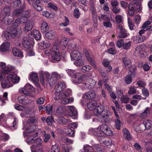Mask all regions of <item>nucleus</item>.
Returning <instances> with one entry per match:
<instances>
[{"mask_svg": "<svg viewBox=\"0 0 152 152\" xmlns=\"http://www.w3.org/2000/svg\"><path fill=\"white\" fill-rule=\"evenodd\" d=\"M102 105L98 106L95 108L93 111L94 115H99L97 120L102 123L108 122L109 120V116L111 115L110 112L107 110H103Z\"/></svg>", "mask_w": 152, "mask_h": 152, "instance_id": "obj_1", "label": "nucleus"}, {"mask_svg": "<svg viewBox=\"0 0 152 152\" xmlns=\"http://www.w3.org/2000/svg\"><path fill=\"white\" fill-rule=\"evenodd\" d=\"M76 80L77 83H83V89H91L96 84L95 81L92 79L88 78L85 75H82L81 76Z\"/></svg>", "mask_w": 152, "mask_h": 152, "instance_id": "obj_2", "label": "nucleus"}, {"mask_svg": "<svg viewBox=\"0 0 152 152\" xmlns=\"http://www.w3.org/2000/svg\"><path fill=\"white\" fill-rule=\"evenodd\" d=\"M50 55L51 61L53 62L59 61L61 59L59 49L56 46H53L51 49Z\"/></svg>", "mask_w": 152, "mask_h": 152, "instance_id": "obj_3", "label": "nucleus"}, {"mask_svg": "<svg viewBox=\"0 0 152 152\" xmlns=\"http://www.w3.org/2000/svg\"><path fill=\"white\" fill-rule=\"evenodd\" d=\"M33 144L30 147L31 152H42V149H37L42 145V141L40 138H37L34 140Z\"/></svg>", "mask_w": 152, "mask_h": 152, "instance_id": "obj_4", "label": "nucleus"}, {"mask_svg": "<svg viewBox=\"0 0 152 152\" xmlns=\"http://www.w3.org/2000/svg\"><path fill=\"white\" fill-rule=\"evenodd\" d=\"M14 16L12 14L5 15L2 20L0 23V26L2 28H4L6 25V23L8 25L11 24L14 20Z\"/></svg>", "mask_w": 152, "mask_h": 152, "instance_id": "obj_5", "label": "nucleus"}, {"mask_svg": "<svg viewBox=\"0 0 152 152\" xmlns=\"http://www.w3.org/2000/svg\"><path fill=\"white\" fill-rule=\"evenodd\" d=\"M30 4H32L33 7L37 10L40 11L42 10L39 0H27Z\"/></svg>", "mask_w": 152, "mask_h": 152, "instance_id": "obj_6", "label": "nucleus"}, {"mask_svg": "<svg viewBox=\"0 0 152 152\" xmlns=\"http://www.w3.org/2000/svg\"><path fill=\"white\" fill-rule=\"evenodd\" d=\"M65 87L66 85L64 83H58L55 86L54 94L56 95H60L61 92Z\"/></svg>", "mask_w": 152, "mask_h": 152, "instance_id": "obj_7", "label": "nucleus"}, {"mask_svg": "<svg viewBox=\"0 0 152 152\" xmlns=\"http://www.w3.org/2000/svg\"><path fill=\"white\" fill-rule=\"evenodd\" d=\"M39 75L40 81L42 84L44 85L45 82V80L44 76H45L47 81L48 79L50 76V74L48 72L41 71L39 72Z\"/></svg>", "mask_w": 152, "mask_h": 152, "instance_id": "obj_8", "label": "nucleus"}, {"mask_svg": "<svg viewBox=\"0 0 152 152\" xmlns=\"http://www.w3.org/2000/svg\"><path fill=\"white\" fill-rule=\"evenodd\" d=\"M29 79L34 83L37 89H41L40 85L39 83V79L37 73L35 72L32 73L30 75Z\"/></svg>", "mask_w": 152, "mask_h": 152, "instance_id": "obj_9", "label": "nucleus"}, {"mask_svg": "<svg viewBox=\"0 0 152 152\" xmlns=\"http://www.w3.org/2000/svg\"><path fill=\"white\" fill-rule=\"evenodd\" d=\"M67 72L70 77H74L75 82L77 83L76 79L80 78L82 75L79 73L76 72L75 71L72 69H68Z\"/></svg>", "mask_w": 152, "mask_h": 152, "instance_id": "obj_10", "label": "nucleus"}, {"mask_svg": "<svg viewBox=\"0 0 152 152\" xmlns=\"http://www.w3.org/2000/svg\"><path fill=\"white\" fill-rule=\"evenodd\" d=\"M135 76V71L130 70L128 72V75L125 77V81L127 84H129L132 82V77Z\"/></svg>", "mask_w": 152, "mask_h": 152, "instance_id": "obj_11", "label": "nucleus"}, {"mask_svg": "<svg viewBox=\"0 0 152 152\" xmlns=\"http://www.w3.org/2000/svg\"><path fill=\"white\" fill-rule=\"evenodd\" d=\"M101 130L102 131L104 134L108 136L111 135L112 134V132L109 126L106 124H103L100 126Z\"/></svg>", "mask_w": 152, "mask_h": 152, "instance_id": "obj_12", "label": "nucleus"}, {"mask_svg": "<svg viewBox=\"0 0 152 152\" xmlns=\"http://www.w3.org/2000/svg\"><path fill=\"white\" fill-rule=\"evenodd\" d=\"M91 12L92 14V17L93 20L94 21V26L96 27L97 26V16L96 10L95 9L94 5L93 4H91L90 5Z\"/></svg>", "mask_w": 152, "mask_h": 152, "instance_id": "obj_13", "label": "nucleus"}, {"mask_svg": "<svg viewBox=\"0 0 152 152\" xmlns=\"http://www.w3.org/2000/svg\"><path fill=\"white\" fill-rule=\"evenodd\" d=\"M34 22L32 20L27 21L25 23L23 31L25 32H27L31 31L33 28Z\"/></svg>", "mask_w": 152, "mask_h": 152, "instance_id": "obj_14", "label": "nucleus"}, {"mask_svg": "<svg viewBox=\"0 0 152 152\" xmlns=\"http://www.w3.org/2000/svg\"><path fill=\"white\" fill-rule=\"evenodd\" d=\"M118 28L119 30V33L118 35L119 37L124 38L127 37L129 34L127 32L122 25H118Z\"/></svg>", "mask_w": 152, "mask_h": 152, "instance_id": "obj_15", "label": "nucleus"}, {"mask_svg": "<svg viewBox=\"0 0 152 152\" xmlns=\"http://www.w3.org/2000/svg\"><path fill=\"white\" fill-rule=\"evenodd\" d=\"M1 84L2 87L4 88H9L13 86L10 79L7 78V76L6 79L1 82Z\"/></svg>", "mask_w": 152, "mask_h": 152, "instance_id": "obj_16", "label": "nucleus"}, {"mask_svg": "<svg viewBox=\"0 0 152 152\" xmlns=\"http://www.w3.org/2000/svg\"><path fill=\"white\" fill-rule=\"evenodd\" d=\"M69 109L71 113H68V111L65 112L66 115L69 117H73L76 115L77 114V112L75 108L73 106H70L67 107Z\"/></svg>", "mask_w": 152, "mask_h": 152, "instance_id": "obj_17", "label": "nucleus"}, {"mask_svg": "<svg viewBox=\"0 0 152 152\" xmlns=\"http://www.w3.org/2000/svg\"><path fill=\"white\" fill-rule=\"evenodd\" d=\"M98 140L100 143H103L107 146L110 145L112 142L110 138L109 137H105L104 136L99 138Z\"/></svg>", "mask_w": 152, "mask_h": 152, "instance_id": "obj_18", "label": "nucleus"}, {"mask_svg": "<svg viewBox=\"0 0 152 152\" xmlns=\"http://www.w3.org/2000/svg\"><path fill=\"white\" fill-rule=\"evenodd\" d=\"M7 78L10 79L12 83H19L20 80V78L15 74H10L8 75Z\"/></svg>", "mask_w": 152, "mask_h": 152, "instance_id": "obj_19", "label": "nucleus"}, {"mask_svg": "<svg viewBox=\"0 0 152 152\" xmlns=\"http://www.w3.org/2000/svg\"><path fill=\"white\" fill-rule=\"evenodd\" d=\"M72 59L78 60L81 58V54L78 51L75 50L73 51L70 54Z\"/></svg>", "mask_w": 152, "mask_h": 152, "instance_id": "obj_20", "label": "nucleus"}, {"mask_svg": "<svg viewBox=\"0 0 152 152\" xmlns=\"http://www.w3.org/2000/svg\"><path fill=\"white\" fill-rule=\"evenodd\" d=\"M10 43L7 42H4L0 46V50L1 52L8 51L10 48Z\"/></svg>", "mask_w": 152, "mask_h": 152, "instance_id": "obj_21", "label": "nucleus"}, {"mask_svg": "<svg viewBox=\"0 0 152 152\" xmlns=\"http://www.w3.org/2000/svg\"><path fill=\"white\" fill-rule=\"evenodd\" d=\"M68 111L66 110V107L64 106L61 105L58 106L56 109V113L59 115L65 114V112Z\"/></svg>", "mask_w": 152, "mask_h": 152, "instance_id": "obj_22", "label": "nucleus"}, {"mask_svg": "<svg viewBox=\"0 0 152 152\" xmlns=\"http://www.w3.org/2000/svg\"><path fill=\"white\" fill-rule=\"evenodd\" d=\"M12 52L13 55L15 56L21 58H23V56L21 51L16 48H13Z\"/></svg>", "mask_w": 152, "mask_h": 152, "instance_id": "obj_23", "label": "nucleus"}, {"mask_svg": "<svg viewBox=\"0 0 152 152\" xmlns=\"http://www.w3.org/2000/svg\"><path fill=\"white\" fill-rule=\"evenodd\" d=\"M85 54L86 57L90 64L92 65L94 69H97L96 66L94 63L93 58H92V57L90 55V54L88 52H86V53Z\"/></svg>", "mask_w": 152, "mask_h": 152, "instance_id": "obj_24", "label": "nucleus"}, {"mask_svg": "<svg viewBox=\"0 0 152 152\" xmlns=\"http://www.w3.org/2000/svg\"><path fill=\"white\" fill-rule=\"evenodd\" d=\"M123 60L125 67L127 69H129L131 66V62L130 60L127 57H124L123 58Z\"/></svg>", "mask_w": 152, "mask_h": 152, "instance_id": "obj_25", "label": "nucleus"}, {"mask_svg": "<svg viewBox=\"0 0 152 152\" xmlns=\"http://www.w3.org/2000/svg\"><path fill=\"white\" fill-rule=\"evenodd\" d=\"M45 37L48 39H53L55 38V32L53 30L50 31L46 34Z\"/></svg>", "mask_w": 152, "mask_h": 152, "instance_id": "obj_26", "label": "nucleus"}, {"mask_svg": "<svg viewBox=\"0 0 152 152\" xmlns=\"http://www.w3.org/2000/svg\"><path fill=\"white\" fill-rule=\"evenodd\" d=\"M19 102L23 104H26L28 103L27 97L25 96H19L18 98Z\"/></svg>", "mask_w": 152, "mask_h": 152, "instance_id": "obj_27", "label": "nucleus"}, {"mask_svg": "<svg viewBox=\"0 0 152 152\" xmlns=\"http://www.w3.org/2000/svg\"><path fill=\"white\" fill-rule=\"evenodd\" d=\"M28 37H24L22 42L23 46L27 49H29L31 46L30 43L28 41Z\"/></svg>", "mask_w": 152, "mask_h": 152, "instance_id": "obj_28", "label": "nucleus"}, {"mask_svg": "<svg viewBox=\"0 0 152 152\" xmlns=\"http://www.w3.org/2000/svg\"><path fill=\"white\" fill-rule=\"evenodd\" d=\"M97 103L96 101L93 100L89 102L87 104V107L88 109L90 110H93L96 107Z\"/></svg>", "mask_w": 152, "mask_h": 152, "instance_id": "obj_29", "label": "nucleus"}, {"mask_svg": "<svg viewBox=\"0 0 152 152\" xmlns=\"http://www.w3.org/2000/svg\"><path fill=\"white\" fill-rule=\"evenodd\" d=\"M123 133L124 137L127 140H129L132 139L130 133L126 129L123 130Z\"/></svg>", "mask_w": 152, "mask_h": 152, "instance_id": "obj_30", "label": "nucleus"}, {"mask_svg": "<svg viewBox=\"0 0 152 152\" xmlns=\"http://www.w3.org/2000/svg\"><path fill=\"white\" fill-rule=\"evenodd\" d=\"M14 69V67L10 65H7L3 70H2V71L4 74H8L10 73Z\"/></svg>", "mask_w": 152, "mask_h": 152, "instance_id": "obj_31", "label": "nucleus"}, {"mask_svg": "<svg viewBox=\"0 0 152 152\" xmlns=\"http://www.w3.org/2000/svg\"><path fill=\"white\" fill-rule=\"evenodd\" d=\"M145 39V37L144 36L139 35L136 37L134 41L136 43H141Z\"/></svg>", "mask_w": 152, "mask_h": 152, "instance_id": "obj_32", "label": "nucleus"}, {"mask_svg": "<svg viewBox=\"0 0 152 152\" xmlns=\"http://www.w3.org/2000/svg\"><path fill=\"white\" fill-rule=\"evenodd\" d=\"M129 10L128 11L129 14L131 16L134 15V13L135 7L133 4H129L128 5Z\"/></svg>", "mask_w": 152, "mask_h": 152, "instance_id": "obj_33", "label": "nucleus"}, {"mask_svg": "<svg viewBox=\"0 0 152 152\" xmlns=\"http://www.w3.org/2000/svg\"><path fill=\"white\" fill-rule=\"evenodd\" d=\"M49 29L47 23L45 22H43L41 24V29L42 33H45Z\"/></svg>", "mask_w": 152, "mask_h": 152, "instance_id": "obj_34", "label": "nucleus"}, {"mask_svg": "<svg viewBox=\"0 0 152 152\" xmlns=\"http://www.w3.org/2000/svg\"><path fill=\"white\" fill-rule=\"evenodd\" d=\"M100 128V127L99 126L97 128H95V135L99 137H99H104V134Z\"/></svg>", "mask_w": 152, "mask_h": 152, "instance_id": "obj_35", "label": "nucleus"}, {"mask_svg": "<svg viewBox=\"0 0 152 152\" xmlns=\"http://www.w3.org/2000/svg\"><path fill=\"white\" fill-rule=\"evenodd\" d=\"M32 34L36 40H39L40 39L41 36L38 30L34 29L33 31Z\"/></svg>", "mask_w": 152, "mask_h": 152, "instance_id": "obj_36", "label": "nucleus"}, {"mask_svg": "<svg viewBox=\"0 0 152 152\" xmlns=\"http://www.w3.org/2000/svg\"><path fill=\"white\" fill-rule=\"evenodd\" d=\"M17 9L14 10L13 13L12 14V15L14 17H17L23 11V9L22 8L20 9Z\"/></svg>", "mask_w": 152, "mask_h": 152, "instance_id": "obj_37", "label": "nucleus"}, {"mask_svg": "<svg viewBox=\"0 0 152 152\" xmlns=\"http://www.w3.org/2000/svg\"><path fill=\"white\" fill-rule=\"evenodd\" d=\"M10 8L9 7H6L3 8L1 10V12L2 14L5 15H8L11 14L10 13Z\"/></svg>", "mask_w": 152, "mask_h": 152, "instance_id": "obj_38", "label": "nucleus"}, {"mask_svg": "<svg viewBox=\"0 0 152 152\" xmlns=\"http://www.w3.org/2000/svg\"><path fill=\"white\" fill-rule=\"evenodd\" d=\"M143 123L145 129H149L152 126V122L150 120H145L144 121Z\"/></svg>", "mask_w": 152, "mask_h": 152, "instance_id": "obj_39", "label": "nucleus"}, {"mask_svg": "<svg viewBox=\"0 0 152 152\" xmlns=\"http://www.w3.org/2000/svg\"><path fill=\"white\" fill-rule=\"evenodd\" d=\"M84 150L85 152H95L93 148L88 145H84Z\"/></svg>", "mask_w": 152, "mask_h": 152, "instance_id": "obj_40", "label": "nucleus"}, {"mask_svg": "<svg viewBox=\"0 0 152 152\" xmlns=\"http://www.w3.org/2000/svg\"><path fill=\"white\" fill-rule=\"evenodd\" d=\"M94 98V96H83L81 102H86L87 100H90Z\"/></svg>", "mask_w": 152, "mask_h": 152, "instance_id": "obj_41", "label": "nucleus"}, {"mask_svg": "<svg viewBox=\"0 0 152 152\" xmlns=\"http://www.w3.org/2000/svg\"><path fill=\"white\" fill-rule=\"evenodd\" d=\"M73 100L74 98L72 97L65 99H64L61 100V103L63 104H66L73 102Z\"/></svg>", "mask_w": 152, "mask_h": 152, "instance_id": "obj_42", "label": "nucleus"}, {"mask_svg": "<svg viewBox=\"0 0 152 152\" xmlns=\"http://www.w3.org/2000/svg\"><path fill=\"white\" fill-rule=\"evenodd\" d=\"M13 7L17 9H18L21 7V1L20 0H16L13 2Z\"/></svg>", "mask_w": 152, "mask_h": 152, "instance_id": "obj_43", "label": "nucleus"}, {"mask_svg": "<svg viewBox=\"0 0 152 152\" xmlns=\"http://www.w3.org/2000/svg\"><path fill=\"white\" fill-rule=\"evenodd\" d=\"M47 152H60L58 147L56 145H53L50 150L48 151Z\"/></svg>", "mask_w": 152, "mask_h": 152, "instance_id": "obj_44", "label": "nucleus"}, {"mask_svg": "<svg viewBox=\"0 0 152 152\" xmlns=\"http://www.w3.org/2000/svg\"><path fill=\"white\" fill-rule=\"evenodd\" d=\"M64 22L61 23L60 24L59 26H60L66 27L69 24V21L68 18L66 16L64 17Z\"/></svg>", "mask_w": 152, "mask_h": 152, "instance_id": "obj_45", "label": "nucleus"}, {"mask_svg": "<svg viewBox=\"0 0 152 152\" xmlns=\"http://www.w3.org/2000/svg\"><path fill=\"white\" fill-rule=\"evenodd\" d=\"M24 87L29 90L31 92H35V89L34 88L28 83H26Z\"/></svg>", "mask_w": 152, "mask_h": 152, "instance_id": "obj_46", "label": "nucleus"}, {"mask_svg": "<svg viewBox=\"0 0 152 152\" xmlns=\"http://www.w3.org/2000/svg\"><path fill=\"white\" fill-rule=\"evenodd\" d=\"M50 86L54 85L57 82V80L53 78L52 76L49 79H48L47 81Z\"/></svg>", "mask_w": 152, "mask_h": 152, "instance_id": "obj_47", "label": "nucleus"}, {"mask_svg": "<svg viewBox=\"0 0 152 152\" xmlns=\"http://www.w3.org/2000/svg\"><path fill=\"white\" fill-rule=\"evenodd\" d=\"M51 76L57 81L58 79L60 78L61 77L60 75L57 72H53L51 74Z\"/></svg>", "mask_w": 152, "mask_h": 152, "instance_id": "obj_48", "label": "nucleus"}, {"mask_svg": "<svg viewBox=\"0 0 152 152\" xmlns=\"http://www.w3.org/2000/svg\"><path fill=\"white\" fill-rule=\"evenodd\" d=\"M37 121V118L35 117H30L27 121V123L28 124H33L36 123Z\"/></svg>", "mask_w": 152, "mask_h": 152, "instance_id": "obj_49", "label": "nucleus"}, {"mask_svg": "<svg viewBox=\"0 0 152 152\" xmlns=\"http://www.w3.org/2000/svg\"><path fill=\"white\" fill-rule=\"evenodd\" d=\"M36 129V126L34 125L30 126L27 129V133H30L34 132Z\"/></svg>", "mask_w": 152, "mask_h": 152, "instance_id": "obj_50", "label": "nucleus"}, {"mask_svg": "<svg viewBox=\"0 0 152 152\" xmlns=\"http://www.w3.org/2000/svg\"><path fill=\"white\" fill-rule=\"evenodd\" d=\"M121 99L122 102L125 103L128 102L129 100V98L128 96H121Z\"/></svg>", "mask_w": 152, "mask_h": 152, "instance_id": "obj_51", "label": "nucleus"}, {"mask_svg": "<svg viewBox=\"0 0 152 152\" xmlns=\"http://www.w3.org/2000/svg\"><path fill=\"white\" fill-rule=\"evenodd\" d=\"M124 43V40L123 39H120L118 40L116 42V45L119 48L123 46Z\"/></svg>", "mask_w": 152, "mask_h": 152, "instance_id": "obj_52", "label": "nucleus"}, {"mask_svg": "<svg viewBox=\"0 0 152 152\" xmlns=\"http://www.w3.org/2000/svg\"><path fill=\"white\" fill-rule=\"evenodd\" d=\"M66 132L69 136H72L74 134V130L69 128L66 129Z\"/></svg>", "mask_w": 152, "mask_h": 152, "instance_id": "obj_53", "label": "nucleus"}, {"mask_svg": "<svg viewBox=\"0 0 152 152\" xmlns=\"http://www.w3.org/2000/svg\"><path fill=\"white\" fill-rule=\"evenodd\" d=\"M19 92L21 94H23L24 95H27L29 94V92L24 88L20 89Z\"/></svg>", "mask_w": 152, "mask_h": 152, "instance_id": "obj_54", "label": "nucleus"}, {"mask_svg": "<svg viewBox=\"0 0 152 152\" xmlns=\"http://www.w3.org/2000/svg\"><path fill=\"white\" fill-rule=\"evenodd\" d=\"M54 120L52 117L48 116L47 117L46 119V121L48 125L51 126L53 124Z\"/></svg>", "mask_w": 152, "mask_h": 152, "instance_id": "obj_55", "label": "nucleus"}, {"mask_svg": "<svg viewBox=\"0 0 152 152\" xmlns=\"http://www.w3.org/2000/svg\"><path fill=\"white\" fill-rule=\"evenodd\" d=\"M10 31H7L3 32L2 33V36L3 37H4L7 39H8L10 38Z\"/></svg>", "mask_w": 152, "mask_h": 152, "instance_id": "obj_56", "label": "nucleus"}, {"mask_svg": "<svg viewBox=\"0 0 152 152\" xmlns=\"http://www.w3.org/2000/svg\"><path fill=\"white\" fill-rule=\"evenodd\" d=\"M10 36L11 37L14 38L15 37L17 34H18V32L16 30V28H14L10 32Z\"/></svg>", "mask_w": 152, "mask_h": 152, "instance_id": "obj_57", "label": "nucleus"}, {"mask_svg": "<svg viewBox=\"0 0 152 152\" xmlns=\"http://www.w3.org/2000/svg\"><path fill=\"white\" fill-rule=\"evenodd\" d=\"M46 111L48 114H50L52 113V106L49 104H47L45 107Z\"/></svg>", "mask_w": 152, "mask_h": 152, "instance_id": "obj_58", "label": "nucleus"}, {"mask_svg": "<svg viewBox=\"0 0 152 152\" xmlns=\"http://www.w3.org/2000/svg\"><path fill=\"white\" fill-rule=\"evenodd\" d=\"M91 69V67L89 65H86L83 66L81 70L83 72H88Z\"/></svg>", "mask_w": 152, "mask_h": 152, "instance_id": "obj_59", "label": "nucleus"}, {"mask_svg": "<svg viewBox=\"0 0 152 152\" xmlns=\"http://www.w3.org/2000/svg\"><path fill=\"white\" fill-rule=\"evenodd\" d=\"M18 18L19 19V20L20 21L21 23H25L26 22L28 21V19L27 17H26L24 16H23V15L22 14V16L18 17Z\"/></svg>", "mask_w": 152, "mask_h": 152, "instance_id": "obj_60", "label": "nucleus"}, {"mask_svg": "<svg viewBox=\"0 0 152 152\" xmlns=\"http://www.w3.org/2000/svg\"><path fill=\"white\" fill-rule=\"evenodd\" d=\"M94 149L96 150V151L98 152H107L104 150H102L100 147L97 144L95 145L93 147Z\"/></svg>", "mask_w": 152, "mask_h": 152, "instance_id": "obj_61", "label": "nucleus"}, {"mask_svg": "<svg viewBox=\"0 0 152 152\" xmlns=\"http://www.w3.org/2000/svg\"><path fill=\"white\" fill-rule=\"evenodd\" d=\"M19 19L17 18L13 24V27L15 28H16L21 23Z\"/></svg>", "mask_w": 152, "mask_h": 152, "instance_id": "obj_62", "label": "nucleus"}, {"mask_svg": "<svg viewBox=\"0 0 152 152\" xmlns=\"http://www.w3.org/2000/svg\"><path fill=\"white\" fill-rule=\"evenodd\" d=\"M31 10H27L25 11L22 13L23 16H24L26 17H27L28 19L29 18L31 15Z\"/></svg>", "mask_w": 152, "mask_h": 152, "instance_id": "obj_63", "label": "nucleus"}, {"mask_svg": "<svg viewBox=\"0 0 152 152\" xmlns=\"http://www.w3.org/2000/svg\"><path fill=\"white\" fill-rule=\"evenodd\" d=\"M79 10L78 9L75 8L74 11V16L76 18H78L80 17Z\"/></svg>", "mask_w": 152, "mask_h": 152, "instance_id": "obj_64", "label": "nucleus"}]
</instances>
